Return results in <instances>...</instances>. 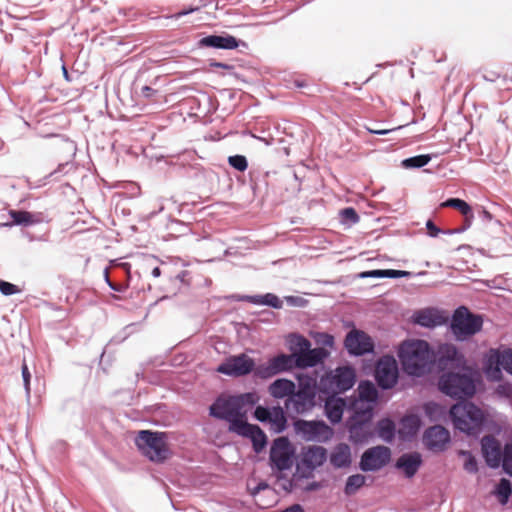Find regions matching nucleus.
<instances>
[{"instance_id":"f257e3e1","label":"nucleus","mask_w":512,"mask_h":512,"mask_svg":"<svg viewBox=\"0 0 512 512\" xmlns=\"http://www.w3.org/2000/svg\"><path fill=\"white\" fill-rule=\"evenodd\" d=\"M401 369L404 374L420 378L431 373L435 366L436 352L430 343L423 339H406L397 349Z\"/></svg>"},{"instance_id":"f03ea898","label":"nucleus","mask_w":512,"mask_h":512,"mask_svg":"<svg viewBox=\"0 0 512 512\" xmlns=\"http://www.w3.org/2000/svg\"><path fill=\"white\" fill-rule=\"evenodd\" d=\"M482 383L480 372L468 365L438 375L436 387L438 391L450 399L461 402L471 400Z\"/></svg>"},{"instance_id":"7ed1b4c3","label":"nucleus","mask_w":512,"mask_h":512,"mask_svg":"<svg viewBox=\"0 0 512 512\" xmlns=\"http://www.w3.org/2000/svg\"><path fill=\"white\" fill-rule=\"evenodd\" d=\"M448 414L454 428L467 435L477 434L486 425V415L483 410L470 400L455 402Z\"/></svg>"},{"instance_id":"20e7f679","label":"nucleus","mask_w":512,"mask_h":512,"mask_svg":"<svg viewBox=\"0 0 512 512\" xmlns=\"http://www.w3.org/2000/svg\"><path fill=\"white\" fill-rule=\"evenodd\" d=\"M347 409L352 412L345 422L349 432V441L353 444L367 443L375 435V432L370 428L374 409L371 406L364 407L353 403H349Z\"/></svg>"},{"instance_id":"39448f33","label":"nucleus","mask_w":512,"mask_h":512,"mask_svg":"<svg viewBox=\"0 0 512 512\" xmlns=\"http://www.w3.org/2000/svg\"><path fill=\"white\" fill-rule=\"evenodd\" d=\"M167 439L165 432L140 430L135 438V445L151 462L163 463L170 455Z\"/></svg>"},{"instance_id":"423d86ee","label":"nucleus","mask_w":512,"mask_h":512,"mask_svg":"<svg viewBox=\"0 0 512 512\" xmlns=\"http://www.w3.org/2000/svg\"><path fill=\"white\" fill-rule=\"evenodd\" d=\"M483 327V316L471 312L466 306L457 307L449 321V329L457 341H466Z\"/></svg>"},{"instance_id":"0eeeda50","label":"nucleus","mask_w":512,"mask_h":512,"mask_svg":"<svg viewBox=\"0 0 512 512\" xmlns=\"http://www.w3.org/2000/svg\"><path fill=\"white\" fill-rule=\"evenodd\" d=\"M299 379L298 389L285 401V408L296 414H305L315 406L316 382L311 377H306L305 381L301 377Z\"/></svg>"},{"instance_id":"6e6552de","label":"nucleus","mask_w":512,"mask_h":512,"mask_svg":"<svg viewBox=\"0 0 512 512\" xmlns=\"http://www.w3.org/2000/svg\"><path fill=\"white\" fill-rule=\"evenodd\" d=\"M483 369L488 377L500 379L502 369L512 375V348H491L484 357Z\"/></svg>"},{"instance_id":"1a4fd4ad","label":"nucleus","mask_w":512,"mask_h":512,"mask_svg":"<svg viewBox=\"0 0 512 512\" xmlns=\"http://www.w3.org/2000/svg\"><path fill=\"white\" fill-rule=\"evenodd\" d=\"M295 448L285 436L276 438L270 448L269 464L273 470L287 471L293 466Z\"/></svg>"},{"instance_id":"9d476101","label":"nucleus","mask_w":512,"mask_h":512,"mask_svg":"<svg viewBox=\"0 0 512 512\" xmlns=\"http://www.w3.org/2000/svg\"><path fill=\"white\" fill-rule=\"evenodd\" d=\"M293 428L297 435L304 441L325 442L333 435V430L323 420H304L296 418Z\"/></svg>"},{"instance_id":"9b49d317","label":"nucleus","mask_w":512,"mask_h":512,"mask_svg":"<svg viewBox=\"0 0 512 512\" xmlns=\"http://www.w3.org/2000/svg\"><path fill=\"white\" fill-rule=\"evenodd\" d=\"M374 379L382 390H390L399 380V367L393 355L385 354L375 364Z\"/></svg>"},{"instance_id":"f8f14e48","label":"nucleus","mask_w":512,"mask_h":512,"mask_svg":"<svg viewBox=\"0 0 512 512\" xmlns=\"http://www.w3.org/2000/svg\"><path fill=\"white\" fill-rule=\"evenodd\" d=\"M256 370L255 360L245 353L229 356L216 369L217 372L230 377H243L250 373L255 377Z\"/></svg>"},{"instance_id":"ddd939ff","label":"nucleus","mask_w":512,"mask_h":512,"mask_svg":"<svg viewBox=\"0 0 512 512\" xmlns=\"http://www.w3.org/2000/svg\"><path fill=\"white\" fill-rule=\"evenodd\" d=\"M435 365H437L440 374L460 369L469 364L465 355L454 344L445 343L438 348Z\"/></svg>"},{"instance_id":"4468645a","label":"nucleus","mask_w":512,"mask_h":512,"mask_svg":"<svg viewBox=\"0 0 512 512\" xmlns=\"http://www.w3.org/2000/svg\"><path fill=\"white\" fill-rule=\"evenodd\" d=\"M295 368H298V364L295 362L294 357L285 353H279L270 358L266 363L257 365L255 378L266 380L278 374L290 372Z\"/></svg>"},{"instance_id":"2eb2a0df","label":"nucleus","mask_w":512,"mask_h":512,"mask_svg":"<svg viewBox=\"0 0 512 512\" xmlns=\"http://www.w3.org/2000/svg\"><path fill=\"white\" fill-rule=\"evenodd\" d=\"M344 348L350 356L361 357L375 351V343L366 332L353 328L344 339Z\"/></svg>"},{"instance_id":"dca6fc26","label":"nucleus","mask_w":512,"mask_h":512,"mask_svg":"<svg viewBox=\"0 0 512 512\" xmlns=\"http://www.w3.org/2000/svg\"><path fill=\"white\" fill-rule=\"evenodd\" d=\"M390 460V448L378 445L363 452L360 458L359 468L363 472H375L386 466Z\"/></svg>"},{"instance_id":"f3484780","label":"nucleus","mask_w":512,"mask_h":512,"mask_svg":"<svg viewBox=\"0 0 512 512\" xmlns=\"http://www.w3.org/2000/svg\"><path fill=\"white\" fill-rule=\"evenodd\" d=\"M356 382V372L351 366L339 367L335 373L322 379L325 388L334 394L345 393L350 390Z\"/></svg>"},{"instance_id":"a211bd4d","label":"nucleus","mask_w":512,"mask_h":512,"mask_svg":"<svg viewBox=\"0 0 512 512\" xmlns=\"http://www.w3.org/2000/svg\"><path fill=\"white\" fill-rule=\"evenodd\" d=\"M198 48H212L221 50H234L239 47L247 48L248 44L228 33L210 34L200 38L197 42Z\"/></svg>"},{"instance_id":"6ab92c4d","label":"nucleus","mask_w":512,"mask_h":512,"mask_svg":"<svg viewBox=\"0 0 512 512\" xmlns=\"http://www.w3.org/2000/svg\"><path fill=\"white\" fill-rule=\"evenodd\" d=\"M239 406L233 395L218 396L209 406V416L218 420H230L239 415Z\"/></svg>"},{"instance_id":"aec40b11","label":"nucleus","mask_w":512,"mask_h":512,"mask_svg":"<svg viewBox=\"0 0 512 512\" xmlns=\"http://www.w3.org/2000/svg\"><path fill=\"white\" fill-rule=\"evenodd\" d=\"M412 322L423 328L433 329L448 323V318L436 308H424L413 313Z\"/></svg>"},{"instance_id":"412c9836","label":"nucleus","mask_w":512,"mask_h":512,"mask_svg":"<svg viewBox=\"0 0 512 512\" xmlns=\"http://www.w3.org/2000/svg\"><path fill=\"white\" fill-rule=\"evenodd\" d=\"M450 440L449 431L441 425L429 427L423 435V442L431 451H444Z\"/></svg>"},{"instance_id":"4be33fe9","label":"nucleus","mask_w":512,"mask_h":512,"mask_svg":"<svg viewBox=\"0 0 512 512\" xmlns=\"http://www.w3.org/2000/svg\"><path fill=\"white\" fill-rule=\"evenodd\" d=\"M482 456L486 465L491 469L499 468L503 451L500 443L493 436H484L481 440Z\"/></svg>"},{"instance_id":"5701e85b","label":"nucleus","mask_w":512,"mask_h":512,"mask_svg":"<svg viewBox=\"0 0 512 512\" xmlns=\"http://www.w3.org/2000/svg\"><path fill=\"white\" fill-rule=\"evenodd\" d=\"M423 464L422 455L417 452H406L401 454L395 461L394 467L403 472L405 478H413Z\"/></svg>"},{"instance_id":"b1692460","label":"nucleus","mask_w":512,"mask_h":512,"mask_svg":"<svg viewBox=\"0 0 512 512\" xmlns=\"http://www.w3.org/2000/svg\"><path fill=\"white\" fill-rule=\"evenodd\" d=\"M378 399L379 392L375 384L369 380H363L358 385L357 397L351 399L350 403L364 407L371 406L374 409Z\"/></svg>"},{"instance_id":"393cba45","label":"nucleus","mask_w":512,"mask_h":512,"mask_svg":"<svg viewBox=\"0 0 512 512\" xmlns=\"http://www.w3.org/2000/svg\"><path fill=\"white\" fill-rule=\"evenodd\" d=\"M122 267L126 273V282L124 283H115V281H111L109 278V270L108 268L104 269V279L109 288L115 292L123 293L127 290L128 287H132L138 292L144 291V286L140 287L135 281L140 279V274L138 272H131V265L129 263H123Z\"/></svg>"},{"instance_id":"a878e982","label":"nucleus","mask_w":512,"mask_h":512,"mask_svg":"<svg viewBox=\"0 0 512 512\" xmlns=\"http://www.w3.org/2000/svg\"><path fill=\"white\" fill-rule=\"evenodd\" d=\"M327 460V449L323 446H308L302 453L301 464L309 470L314 471L322 466Z\"/></svg>"},{"instance_id":"bb28decb","label":"nucleus","mask_w":512,"mask_h":512,"mask_svg":"<svg viewBox=\"0 0 512 512\" xmlns=\"http://www.w3.org/2000/svg\"><path fill=\"white\" fill-rule=\"evenodd\" d=\"M235 300L247 302L253 305L267 306L273 309H282L283 301L274 293H265L257 295H234Z\"/></svg>"},{"instance_id":"cd10ccee","label":"nucleus","mask_w":512,"mask_h":512,"mask_svg":"<svg viewBox=\"0 0 512 512\" xmlns=\"http://www.w3.org/2000/svg\"><path fill=\"white\" fill-rule=\"evenodd\" d=\"M290 356L294 357L295 362L299 365L305 353L311 347V342L301 334L292 333L289 335Z\"/></svg>"},{"instance_id":"c85d7f7f","label":"nucleus","mask_w":512,"mask_h":512,"mask_svg":"<svg viewBox=\"0 0 512 512\" xmlns=\"http://www.w3.org/2000/svg\"><path fill=\"white\" fill-rule=\"evenodd\" d=\"M330 463L335 468H346L351 465V449L346 443H339L330 454Z\"/></svg>"},{"instance_id":"c756f323","label":"nucleus","mask_w":512,"mask_h":512,"mask_svg":"<svg viewBox=\"0 0 512 512\" xmlns=\"http://www.w3.org/2000/svg\"><path fill=\"white\" fill-rule=\"evenodd\" d=\"M9 215L12 219L11 223L0 224V226H12V225H21V226H30L36 223L41 222V213H32L24 210H9Z\"/></svg>"},{"instance_id":"7c9ffc66","label":"nucleus","mask_w":512,"mask_h":512,"mask_svg":"<svg viewBox=\"0 0 512 512\" xmlns=\"http://www.w3.org/2000/svg\"><path fill=\"white\" fill-rule=\"evenodd\" d=\"M296 385L292 380L278 378L269 385V393L275 399L289 398Z\"/></svg>"},{"instance_id":"2f4dec72","label":"nucleus","mask_w":512,"mask_h":512,"mask_svg":"<svg viewBox=\"0 0 512 512\" xmlns=\"http://www.w3.org/2000/svg\"><path fill=\"white\" fill-rule=\"evenodd\" d=\"M329 356V352L325 348H311L307 350L305 356L301 359L298 369H306L317 366Z\"/></svg>"},{"instance_id":"473e14b6","label":"nucleus","mask_w":512,"mask_h":512,"mask_svg":"<svg viewBox=\"0 0 512 512\" xmlns=\"http://www.w3.org/2000/svg\"><path fill=\"white\" fill-rule=\"evenodd\" d=\"M346 402L342 398H337L335 401L326 402L325 416L331 424L335 425L342 421L344 408Z\"/></svg>"},{"instance_id":"72a5a7b5","label":"nucleus","mask_w":512,"mask_h":512,"mask_svg":"<svg viewBox=\"0 0 512 512\" xmlns=\"http://www.w3.org/2000/svg\"><path fill=\"white\" fill-rule=\"evenodd\" d=\"M226 422L229 424V431L241 437H245L254 425L247 421V412H239L238 416H233Z\"/></svg>"},{"instance_id":"f704fd0d","label":"nucleus","mask_w":512,"mask_h":512,"mask_svg":"<svg viewBox=\"0 0 512 512\" xmlns=\"http://www.w3.org/2000/svg\"><path fill=\"white\" fill-rule=\"evenodd\" d=\"M268 424H270L271 430L276 434H280L286 430L288 420L286 413L281 406H273V412L271 413Z\"/></svg>"},{"instance_id":"c9c22d12","label":"nucleus","mask_w":512,"mask_h":512,"mask_svg":"<svg viewBox=\"0 0 512 512\" xmlns=\"http://www.w3.org/2000/svg\"><path fill=\"white\" fill-rule=\"evenodd\" d=\"M377 434L385 442L391 443L396 436V425L394 421L385 417L377 422Z\"/></svg>"},{"instance_id":"e433bc0d","label":"nucleus","mask_w":512,"mask_h":512,"mask_svg":"<svg viewBox=\"0 0 512 512\" xmlns=\"http://www.w3.org/2000/svg\"><path fill=\"white\" fill-rule=\"evenodd\" d=\"M245 438L251 440L253 450L256 453L262 452L268 443V438L265 432L256 424L253 425V428L249 431Z\"/></svg>"},{"instance_id":"4c0bfd02","label":"nucleus","mask_w":512,"mask_h":512,"mask_svg":"<svg viewBox=\"0 0 512 512\" xmlns=\"http://www.w3.org/2000/svg\"><path fill=\"white\" fill-rule=\"evenodd\" d=\"M493 495L502 506L507 505L512 495L511 481L507 478H501L493 490Z\"/></svg>"},{"instance_id":"58836bf2","label":"nucleus","mask_w":512,"mask_h":512,"mask_svg":"<svg viewBox=\"0 0 512 512\" xmlns=\"http://www.w3.org/2000/svg\"><path fill=\"white\" fill-rule=\"evenodd\" d=\"M423 411L425 413V416L429 418L430 421L433 422L441 420L447 414L446 407L435 401L425 402L423 405Z\"/></svg>"},{"instance_id":"ea45409f","label":"nucleus","mask_w":512,"mask_h":512,"mask_svg":"<svg viewBox=\"0 0 512 512\" xmlns=\"http://www.w3.org/2000/svg\"><path fill=\"white\" fill-rule=\"evenodd\" d=\"M432 160L431 154H420L402 160L401 166L405 169H419Z\"/></svg>"},{"instance_id":"a19ab883","label":"nucleus","mask_w":512,"mask_h":512,"mask_svg":"<svg viewBox=\"0 0 512 512\" xmlns=\"http://www.w3.org/2000/svg\"><path fill=\"white\" fill-rule=\"evenodd\" d=\"M233 396L236 400L237 405L239 406L240 412H247L246 410H243L245 406L253 407L260 400V397L255 391L245 392Z\"/></svg>"},{"instance_id":"79ce46f5","label":"nucleus","mask_w":512,"mask_h":512,"mask_svg":"<svg viewBox=\"0 0 512 512\" xmlns=\"http://www.w3.org/2000/svg\"><path fill=\"white\" fill-rule=\"evenodd\" d=\"M365 484V476L362 474L350 475L344 486V493L352 495L356 493Z\"/></svg>"},{"instance_id":"37998d69","label":"nucleus","mask_w":512,"mask_h":512,"mask_svg":"<svg viewBox=\"0 0 512 512\" xmlns=\"http://www.w3.org/2000/svg\"><path fill=\"white\" fill-rule=\"evenodd\" d=\"M440 207H451L457 209L463 216H467L472 211L471 206L463 199L448 198L440 204Z\"/></svg>"},{"instance_id":"c03bdc74","label":"nucleus","mask_w":512,"mask_h":512,"mask_svg":"<svg viewBox=\"0 0 512 512\" xmlns=\"http://www.w3.org/2000/svg\"><path fill=\"white\" fill-rule=\"evenodd\" d=\"M458 455L465 457L463 469L469 474H476L479 471L478 461L472 452L468 450H459Z\"/></svg>"},{"instance_id":"a18cd8bd","label":"nucleus","mask_w":512,"mask_h":512,"mask_svg":"<svg viewBox=\"0 0 512 512\" xmlns=\"http://www.w3.org/2000/svg\"><path fill=\"white\" fill-rule=\"evenodd\" d=\"M208 3H209L208 0H199V4L198 5H189L187 7H183L178 12L166 16V18L167 19L178 20V19H180L183 16H187V15L192 14L194 12L200 11L202 8L206 7L208 5Z\"/></svg>"},{"instance_id":"49530a36","label":"nucleus","mask_w":512,"mask_h":512,"mask_svg":"<svg viewBox=\"0 0 512 512\" xmlns=\"http://www.w3.org/2000/svg\"><path fill=\"white\" fill-rule=\"evenodd\" d=\"M500 465H502L503 471L512 477V444H506L504 446Z\"/></svg>"},{"instance_id":"de8ad7c7","label":"nucleus","mask_w":512,"mask_h":512,"mask_svg":"<svg viewBox=\"0 0 512 512\" xmlns=\"http://www.w3.org/2000/svg\"><path fill=\"white\" fill-rule=\"evenodd\" d=\"M229 165L239 172H244L248 168V160L246 156L235 154L228 157Z\"/></svg>"},{"instance_id":"09e8293b","label":"nucleus","mask_w":512,"mask_h":512,"mask_svg":"<svg viewBox=\"0 0 512 512\" xmlns=\"http://www.w3.org/2000/svg\"><path fill=\"white\" fill-rule=\"evenodd\" d=\"M402 423L406 428L410 430L411 434L418 432L422 426L421 418L415 414L405 416Z\"/></svg>"},{"instance_id":"8fccbe9b","label":"nucleus","mask_w":512,"mask_h":512,"mask_svg":"<svg viewBox=\"0 0 512 512\" xmlns=\"http://www.w3.org/2000/svg\"><path fill=\"white\" fill-rule=\"evenodd\" d=\"M340 216L344 224H356L360 220L357 211L353 207H346L340 210Z\"/></svg>"},{"instance_id":"3c124183","label":"nucleus","mask_w":512,"mask_h":512,"mask_svg":"<svg viewBox=\"0 0 512 512\" xmlns=\"http://www.w3.org/2000/svg\"><path fill=\"white\" fill-rule=\"evenodd\" d=\"M272 412L273 407L257 405L254 410L253 416L259 422L268 423Z\"/></svg>"},{"instance_id":"603ef678","label":"nucleus","mask_w":512,"mask_h":512,"mask_svg":"<svg viewBox=\"0 0 512 512\" xmlns=\"http://www.w3.org/2000/svg\"><path fill=\"white\" fill-rule=\"evenodd\" d=\"M312 338L317 344H320L325 347H333L334 345V336L327 332H313Z\"/></svg>"},{"instance_id":"864d4df0","label":"nucleus","mask_w":512,"mask_h":512,"mask_svg":"<svg viewBox=\"0 0 512 512\" xmlns=\"http://www.w3.org/2000/svg\"><path fill=\"white\" fill-rule=\"evenodd\" d=\"M0 292L4 296H11L20 293L21 290L17 285L13 283H10L5 280H0Z\"/></svg>"},{"instance_id":"5fc2aeb1","label":"nucleus","mask_w":512,"mask_h":512,"mask_svg":"<svg viewBox=\"0 0 512 512\" xmlns=\"http://www.w3.org/2000/svg\"><path fill=\"white\" fill-rule=\"evenodd\" d=\"M21 374H22L25 393H26L27 398H29L30 394H31V388H30L31 373H30L29 368L25 361L23 362L22 367H21Z\"/></svg>"},{"instance_id":"6e6d98bb","label":"nucleus","mask_w":512,"mask_h":512,"mask_svg":"<svg viewBox=\"0 0 512 512\" xmlns=\"http://www.w3.org/2000/svg\"><path fill=\"white\" fill-rule=\"evenodd\" d=\"M285 302L292 307L304 308L308 301L300 296L289 295L284 297Z\"/></svg>"},{"instance_id":"4d7b16f0","label":"nucleus","mask_w":512,"mask_h":512,"mask_svg":"<svg viewBox=\"0 0 512 512\" xmlns=\"http://www.w3.org/2000/svg\"><path fill=\"white\" fill-rule=\"evenodd\" d=\"M384 269H374L363 271L359 274L360 278H384Z\"/></svg>"},{"instance_id":"13d9d810","label":"nucleus","mask_w":512,"mask_h":512,"mask_svg":"<svg viewBox=\"0 0 512 512\" xmlns=\"http://www.w3.org/2000/svg\"><path fill=\"white\" fill-rule=\"evenodd\" d=\"M426 229H427V234L432 238L437 237L442 232V229L437 227L436 224L432 220H428L426 222Z\"/></svg>"},{"instance_id":"bf43d9fd","label":"nucleus","mask_w":512,"mask_h":512,"mask_svg":"<svg viewBox=\"0 0 512 512\" xmlns=\"http://www.w3.org/2000/svg\"><path fill=\"white\" fill-rule=\"evenodd\" d=\"M482 77L487 82H496L501 77V74L496 71H487Z\"/></svg>"},{"instance_id":"052dcab7","label":"nucleus","mask_w":512,"mask_h":512,"mask_svg":"<svg viewBox=\"0 0 512 512\" xmlns=\"http://www.w3.org/2000/svg\"><path fill=\"white\" fill-rule=\"evenodd\" d=\"M156 93L157 90L148 85H145L141 88V95L146 99H151Z\"/></svg>"},{"instance_id":"680f3d73","label":"nucleus","mask_w":512,"mask_h":512,"mask_svg":"<svg viewBox=\"0 0 512 512\" xmlns=\"http://www.w3.org/2000/svg\"><path fill=\"white\" fill-rule=\"evenodd\" d=\"M269 488V484L266 481H260L253 489H251V495L256 496L261 491Z\"/></svg>"},{"instance_id":"e2e57ef3","label":"nucleus","mask_w":512,"mask_h":512,"mask_svg":"<svg viewBox=\"0 0 512 512\" xmlns=\"http://www.w3.org/2000/svg\"><path fill=\"white\" fill-rule=\"evenodd\" d=\"M478 217L483 221V222H489L493 219V215L486 209L484 208H481L479 211H478Z\"/></svg>"},{"instance_id":"0e129e2a","label":"nucleus","mask_w":512,"mask_h":512,"mask_svg":"<svg viewBox=\"0 0 512 512\" xmlns=\"http://www.w3.org/2000/svg\"><path fill=\"white\" fill-rule=\"evenodd\" d=\"M322 487H323V484L321 482L313 481V482L308 483L305 486L304 491H306V492L317 491V490L321 489Z\"/></svg>"},{"instance_id":"69168bd1","label":"nucleus","mask_w":512,"mask_h":512,"mask_svg":"<svg viewBox=\"0 0 512 512\" xmlns=\"http://www.w3.org/2000/svg\"><path fill=\"white\" fill-rule=\"evenodd\" d=\"M281 512H305V509L301 504L295 503L282 509Z\"/></svg>"},{"instance_id":"338daca9","label":"nucleus","mask_w":512,"mask_h":512,"mask_svg":"<svg viewBox=\"0 0 512 512\" xmlns=\"http://www.w3.org/2000/svg\"><path fill=\"white\" fill-rule=\"evenodd\" d=\"M473 218H474L473 211H470V214H468L467 216H464V224H463V226L459 227V229H463V232H464L468 228H470Z\"/></svg>"},{"instance_id":"774afa93","label":"nucleus","mask_w":512,"mask_h":512,"mask_svg":"<svg viewBox=\"0 0 512 512\" xmlns=\"http://www.w3.org/2000/svg\"><path fill=\"white\" fill-rule=\"evenodd\" d=\"M384 278L399 279V270L395 269H384Z\"/></svg>"}]
</instances>
